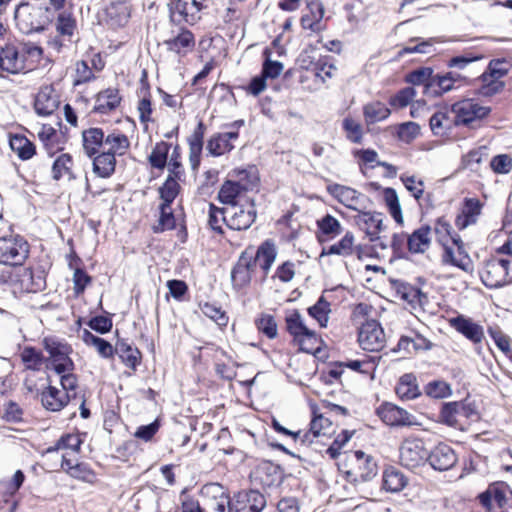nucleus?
<instances>
[{
    "instance_id": "17",
    "label": "nucleus",
    "mask_w": 512,
    "mask_h": 512,
    "mask_svg": "<svg viewBox=\"0 0 512 512\" xmlns=\"http://www.w3.org/2000/svg\"><path fill=\"white\" fill-rule=\"evenodd\" d=\"M457 455L453 448L447 444L440 443L428 452V462L435 470L446 471L457 463Z\"/></svg>"
},
{
    "instance_id": "41",
    "label": "nucleus",
    "mask_w": 512,
    "mask_h": 512,
    "mask_svg": "<svg viewBox=\"0 0 512 512\" xmlns=\"http://www.w3.org/2000/svg\"><path fill=\"white\" fill-rule=\"evenodd\" d=\"M10 148L21 160H29L36 153V147L24 135H12L9 140Z\"/></svg>"
},
{
    "instance_id": "15",
    "label": "nucleus",
    "mask_w": 512,
    "mask_h": 512,
    "mask_svg": "<svg viewBox=\"0 0 512 512\" xmlns=\"http://www.w3.org/2000/svg\"><path fill=\"white\" fill-rule=\"evenodd\" d=\"M354 224L368 237L369 241H375L382 230L383 215L376 212H358L354 215Z\"/></svg>"
},
{
    "instance_id": "7",
    "label": "nucleus",
    "mask_w": 512,
    "mask_h": 512,
    "mask_svg": "<svg viewBox=\"0 0 512 512\" xmlns=\"http://www.w3.org/2000/svg\"><path fill=\"white\" fill-rule=\"evenodd\" d=\"M256 219L254 200L226 207V225L233 230H246Z\"/></svg>"
},
{
    "instance_id": "58",
    "label": "nucleus",
    "mask_w": 512,
    "mask_h": 512,
    "mask_svg": "<svg viewBox=\"0 0 512 512\" xmlns=\"http://www.w3.org/2000/svg\"><path fill=\"white\" fill-rule=\"evenodd\" d=\"M180 180L166 178L163 185L159 188V194L162 202L172 203L180 191Z\"/></svg>"
},
{
    "instance_id": "38",
    "label": "nucleus",
    "mask_w": 512,
    "mask_h": 512,
    "mask_svg": "<svg viewBox=\"0 0 512 512\" xmlns=\"http://www.w3.org/2000/svg\"><path fill=\"white\" fill-rule=\"evenodd\" d=\"M19 283L21 289L27 293H37L46 286L45 277L40 273H35L31 269H25L20 275Z\"/></svg>"
},
{
    "instance_id": "32",
    "label": "nucleus",
    "mask_w": 512,
    "mask_h": 512,
    "mask_svg": "<svg viewBox=\"0 0 512 512\" xmlns=\"http://www.w3.org/2000/svg\"><path fill=\"white\" fill-rule=\"evenodd\" d=\"M398 351H404L407 354L417 353L419 351H428L433 348V343L419 333L413 336H401L397 344Z\"/></svg>"
},
{
    "instance_id": "28",
    "label": "nucleus",
    "mask_w": 512,
    "mask_h": 512,
    "mask_svg": "<svg viewBox=\"0 0 512 512\" xmlns=\"http://www.w3.org/2000/svg\"><path fill=\"white\" fill-rule=\"evenodd\" d=\"M205 129L204 123L200 121L188 138L189 162L194 171H196L200 165Z\"/></svg>"
},
{
    "instance_id": "61",
    "label": "nucleus",
    "mask_w": 512,
    "mask_h": 512,
    "mask_svg": "<svg viewBox=\"0 0 512 512\" xmlns=\"http://www.w3.org/2000/svg\"><path fill=\"white\" fill-rule=\"evenodd\" d=\"M400 180L411 195L420 203L421 198L424 196V182L415 176L408 175H401Z\"/></svg>"
},
{
    "instance_id": "26",
    "label": "nucleus",
    "mask_w": 512,
    "mask_h": 512,
    "mask_svg": "<svg viewBox=\"0 0 512 512\" xmlns=\"http://www.w3.org/2000/svg\"><path fill=\"white\" fill-rule=\"evenodd\" d=\"M254 271V262L252 257L243 254L231 272V280L234 288L242 289L246 287L252 278Z\"/></svg>"
},
{
    "instance_id": "27",
    "label": "nucleus",
    "mask_w": 512,
    "mask_h": 512,
    "mask_svg": "<svg viewBox=\"0 0 512 512\" xmlns=\"http://www.w3.org/2000/svg\"><path fill=\"white\" fill-rule=\"evenodd\" d=\"M219 200L228 206L245 203V200H252L247 196V191L237 185L234 180H226L218 193Z\"/></svg>"
},
{
    "instance_id": "33",
    "label": "nucleus",
    "mask_w": 512,
    "mask_h": 512,
    "mask_svg": "<svg viewBox=\"0 0 512 512\" xmlns=\"http://www.w3.org/2000/svg\"><path fill=\"white\" fill-rule=\"evenodd\" d=\"M431 228L430 226H422L408 235L407 248L411 253H424L431 244Z\"/></svg>"
},
{
    "instance_id": "23",
    "label": "nucleus",
    "mask_w": 512,
    "mask_h": 512,
    "mask_svg": "<svg viewBox=\"0 0 512 512\" xmlns=\"http://www.w3.org/2000/svg\"><path fill=\"white\" fill-rule=\"evenodd\" d=\"M53 158L54 160L51 166V175L53 180L60 181L62 179H66L68 181H72L76 179V175L74 173V160L71 154L59 153Z\"/></svg>"
},
{
    "instance_id": "8",
    "label": "nucleus",
    "mask_w": 512,
    "mask_h": 512,
    "mask_svg": "<svg viewBox=\"0 0 512 512\" xmlns=\"http://www.w3.org/2000/svg\"><path fill=\"white\" fill-rule=\"evenodd\" d=\"M399 451L400 463L408 469L417 468L428 460V450L424 441L418 438L405 439Z\"/></svg>"
},
{
    "instance_id": "53",
    "label": "nucleus",
    "mask_w": 512,
    "mask_h": 512,
    "mask_svg": "<svg viewBox=\"0 0 512 512\" xmlns=\"http://www.w3.org/2000/svg\"><path fill=\"white\" fill-rule=\"evenodd\" d=\"M65 472L75 479L89 483L93 482L95 478V474L89 465L79 462V460L74 465L66 467Z\"/></svg>"
},
{
    "instance_id": "49",
    "label": "nucleus",
    "mask_w": 512,
    "mask_h": 512,
    "mask_svg": "<svg viewBox=\"0 0 512 512\" xmlns=\"http://www.w3.org/2000/svg\"><path fill=\"white\" fill-rule=\"evenodd\" d=\"M20 358L25 367L33 371L40 370L44 361L41 351L31 346H26L23 348L20 353Z\"/></svg>"
},
{
    "instance_id": "30",
    "label": "nucleus",
    "mask_w": 512,
    "mask_h": 512,
    "mask_svg": "<svg viewBox=\"0 0 512 512\" xmlns=\"http://www.w3.org/2000/svg\"><path fill=\"white\" fill-rule=\"evenodd\" d=\"M164 45L171 52H175L178 55H186L193 50L195 38L191 31L181 29L176 36L165 40Z\"/></svg>"
},
{
    "instance_id": "5",
    "label": "nucleus",
    "mask_w": 512,
    "mask_h": 512,
    "mask_svg": "<svg viewBox=\"0 0 512 512\" xmlns=\"http://www.w3.org/2000/svg\"><path fill=\"white\" fill-rule=\"evenodd\" d=\"M29 254V244L20 235L0 237V264L21 266Z\"/></svg>"
},
{
    "instance_id": "19",
    "label": "nucleus",
    "mask_w": 512,
    "mask_h": 512,
    "mask_svg": "<svg viewBox=\"0 0 512 512\" xmlns=\"http://www.w3.org/2000/svg\"><path fill=\"white\" fill-rule=\"evenodd\" d=\"M60 104L59 95L51 85H45L38 91L35 101V112L40 116H49Z\"/></svg>"
},
{
    "instance_id": "21",
    "label": "nucleus",
    "mask_w": 512,
    "mask_h": 512,
    "mask_svg": "<svg viewBox=\"0 0 512 512\" xmlns=\"http://www.w3.org/2000/svg\"><path fill=\"white\" fill-rule=\"evenodd\" d=\"M239 132L228 131L224 133H216L207 141L206 149L211 156H222L234 149L233 141L237 140Z\"/></svg>"
},
{
    "instance_id": "42",
    "label": "nucleus",
    "mask_w": 512,
    "mask_h": 512,
    "mask_svg": "<svg viewBox=\"0 0 512 512\" xmlns=\"http://www.w3.org/2000/svg\"><path fill=\"white\" fill-rule=\"evenodd\" d=\"M230 180H234L237 185L241 186L245 191L252 190L257 186L259 178L254 168L234 169L229 173Z\"/></svg>"
},
{
    "instance_id": "45",
    "label": "nucleus",
    "mask_w": 512,
    "mask_h": 512,
    "mask_svg": "<svg viewBox=\"0 0 512 512\" xmlns=\"http://www.w3.org/2000/svg\"><path fill=\"white\" fill-rule=\"evenodd\" d=\"M383 199L388 208V212L399 225H403V213L398 194L394 188L387 187L383 190Z\"/></svg>"
},
{
    "instance_id": "64",
    "label": "nucleus",
    "mask_w": 512,
    "mask_h": 512,
    "mask_svg": "<svg viewBox=\"0 0 512 512\" xmlns=\"http://www.w3.org/2000/svg\"><path fill=\"white\" fill-rule=\"evenodd\" d=\"M490 167L497 174H508L512 170V157L508 154H499L491 159Z\"/></svg>"
},
{
    "instance_id": "1",
    "label": "nucleus",
    "mask_w": 512,
    "mask_h": 512,
    "mask_svg": "<svg viewBox=\"0 0 512 512\" xmlns=\"http://www.w3.org/2000/svg\"><path fill=\"white\" fill-rule=\"evenodd\" d=\"M42 55V49L38 46L18 48L14 45H6L1 48L2 77L7 74H19L31 71L35 67V61Z\"/></svg>"
},
{
    "instance_id": "9",
    "label": "nucleus",
    "mask_w": 512,
    "mask_h": 512,
    "mask_svg": "<svg viewBox=\"0 0 512 512\" xmlns=\"http://www.w3.org/2000/svg\"><path fill=\"white\" fill-rule=\"evenodd\" d=\"M452 113L455 115L456 125H468L481 120L490 113V108L480 105L473 99H464L452 105Z\"/></svg>"
},
{
    "instance_id": "2",
    "label": "nucleus",
    "mask_w": 512,
    "mask_h": 512,
    "mask_svg": "<svg viewBox=\"0 0 512 512\" xmlns=\"http://www.w3.org/2000/svg\"><path fill=\"white\" fill-rule=\"evenodd\" d=\"M49 10L29 3L20 4L15 11V21L18 29L24 34L39 32L51 22Z\"/></svg>"
},
{
    "instance_id": "54",
    "label": "nucleus",
    "mask_w": 512,
    "mask_h": 512,
    "mask_svg": "<svg viewBox=\"0 0 512 512\" xmlns=\"http://www.w3.org/2000/svg\"><path fill=\"white\" fill-rule=\"evenodd\" d=\"M180 159V149L178 146H175L170 154L169 161L166 164L168 169L167 178H173L180 181L184 178V168Z\"/></svg>"
},
{
    "instance_id": "13",
    "label": "nucleus",
    "mask_w": 512,
    "mask_h": 512,
    "mask_svg": "<svg viewBox=\"0 0 512 512\" xmlns=\"http://www.w3.org/2000/svg\"><path fill=\"white\" fill-rule=\"evenodd\" d=\"M378 474V464L373 455L362 450L354 451V483L368 482Z\"/></svg>"
},
{
    "instance_id": "59",
    "label": "nucleus",
    "mask_w": 512,
    "mask_h": 512,
    "mask_svg": "<svg viewBox=\"0 0 512 512\" xmlns=\"http://www.w3.org/2000/svg\"><path fill=\"white\" fill-rule=\"evenodd\" d=\"M81 440L78 435L68 434L62 436L56 443L54 447H49L47 452L54 451H69V450H80Z\"/></svg>"
},
{
    "instance_id": "36",
    "label": "nucleus",
    "mask_w": 512,
    "mask_h": 512,
    "mask_svg": "<svg viewBox=\"0 0 512 512\" xmlns=\"http://www.w3.org/2000/svg\"><path fill=\"white\" fill-rule=\"evenodd\" d=\"M130 147L128 137L120 132H112L106 135L104 150L106 153L116 156L124 155Z\"/></svg>"
},
{
    "instance_id": "20",
    "label": "nucleus",
    "mask_w": 512,
    "mask_h": 512,
    "mask_svg": "<svg viewBox=\"0 0 512 512\" xmlns=\"http://www.w3.org/2000/svg\"><path fill=\"white\" fill-rule=\"evenodd\" d=\"M454 244L457 246L456 250L445 247L442 256V261L445 264H451L461 270L471 273L474 270L473 261L468 253L465 251L464 245L461 240L454 239Z\"/></svg>"
},
{
    "instance_id": "16",
    "label": "nucleus",
    "mask_w": 512,
    "mask_h": 512,
    "mask_svg": "<svg viewBox=\"0 0 512 512\" xmlns=\"http://www.w3.org/2000/svg\"><path fill=\"white\" fill-rule=\"evenodd\" d=\"M324 7L320 0H310L301 17V26L303 29L310 30L314 33H320L325 29L323 24Z\"/></svg>"
},
{
    "instance_id": "47",
    "label": "nucleus",
    "mask_w": 512,
    "mask_h": 512,
    "mask_svg": "<svg viewBox=\"0 0 512 512\" xmlns=\"http://www.w3.org/2000/svg\"><path fill=\"white\" fill-rule=\"evenodd\" d=\"M330 312V303L323 296L308 308L309 315L318 322L320 327L327 326Z\"/></svg>"
},
{
    "instance_id": "25",
    "label": "nucleus",
    "mask_w": 512,
    "mask_h": 512,
    "mask_svg": "<svg viewBox=\"0 0 512 512\" xmlns=\"http://www.w3.org/2000/svg\"><path fill=\"white\" fill-rule=\"evenodd\" d=\"M130 6L125 1H111L105 9L106 22L112 28L123 27L130 18Z\"/></svg>"
},
{
    "instance_id": "29",
    "label": "nucleus",
    "mask_w": 512,
    "mask_h": 512,
    "mask_svg": "<svg viewBox=\"0 0 512 512\" xmlns=\"http://www.w3.org/2000/svg\"><path fill=\"white\" fill-rule=\"evenodd\" d=\"M71 394L57 389L51 385L41 393V402L44 408L50 411H60L70 401Z\"/></svg>"
},
{
    "instance_id": "46",
    "label": "nucleus",
    "mask_w": 512,
    "mask_h": 512,
    "mask_svg": "<svg viewBox=\"0 0 512 512\" xmlns=\"http://www.w3.org/2000/svg\"><path fill=\"white\" fill-rule=\"evenodd\" d=\"M295 341L303 352L317 355L321 351L322 340L312 329L298 337Z\"/></svg>"
},
{
    "instance_id": "18",
    "label": "nucleus",
    "mask_w": 512,
    "mask_h": 512,
    "mask_svg": "<svg viewBox=\"0 0 512 512\" xmlns=\"http://www.w3.org/2000/svg\"><path fill=\"white\" fill-rule=\"evenodd\" d=\"M377 414L389 426H410L415 423L411 414L391 403L382 404L377 409Z\"/></svg>"
},
{
    "instance_id": "60",
    "label": "nucleus",
    "mask_w": 512,
    "mask_h": 512,
    "mask_svg": "<svg viewBox=\"0 0 512 512\" xmlns=\"http://www.w3.org/2000/svg\"><path fill=\"white\" fill-rule=\"evenodd\" d=\"M208 223L213 230L222 233V223L226 224V208H219L210 203Z\"/></svg>"
},
{
    "instance_id": "34",
    "label": "nucleus",
    "mask_w": 512,
    "mask_h": 512,
    "mask_svg": "<svg viewBox=\"0 0 512 512\" xmlns=\"http://www.w3.org/2000/svg\"><path fill=\"white\" fill-rule=\"evenodd\" d=\"M276 256L277 251L275 245L271 241H265L258 247L255 257L252 258L254 268L259 265L264 274L267 275Z\"/></svg>"
},
{
    "instance_id": "48",
    "label": "nucleus",
    "mask_w": 512,
    "mask_h": 512,
    "mask_svg": "<svg viewBox=\"0 0 512 512\" xmlns=\"http://www.w3.org/2000/svg\"><path fill=\"white\" fill-rule=\"evenodd\" d=\"M76 21L73 17L71 6L58 12L56 30L59 34L71 36L74 32Z\"/></svg>"
},
{
    "instance_id": "39",
    "label": "nucleus",
    "mask_w": 512,
    "mask_h": 512,
    "mask_svg": "<svg viewBox=\"0 0 512 512\" xmlns=\"http://www.w3.org/2000/svg\"><path fill=\"white\" fill-rule=\"evenodd\" d=\"M407 485L405 475L394 467H389L383 472L382 487L388 492L397 493Z\"/></svg>"
},
{
    "instance_id": "24",
    "label": "nucleus",
    "mask_w": 512,
    "mask_h": 512,
    "mask_svg": "<svg viewBox=\"0 0 512 512\" xmlns=\"http://www.w3.org/2000/svg\"><path fill=\"white\" fill-rule=\"evenodd\" d=\"M482 203L477 198H466L461 212L455 219V225L462 230L477 222L481 214Z\"/></svg>"
},
{
    "instance_id": "63",
    "label": "nucleus",
    "mask_w": 512,
    "mask_h": 512,
    "mask_svg": "<svg viewBox=\"0 0 512 512\" xmlns=\"http://www.w3.org/2000/svg\"><path fill=\"white\" fill-rule=\"evenodd\" d=\"M320 232L326 236L334 237L341 232V227L334 217L326 215L322 219L317 221Z\"/></svg>"
},
{
    "instance_id": "3",
    "label": "nucleus",
    "mask_w": 512,
    "mask_h": 512,
    "mask_svg": "<svg viewBox=\"0 0 512 512\" xmlns=\"http://www.w3.org/2000/svg\"><path fill=\"white\" fill-rule=\"evenodd\" d=\"M480 278L482 283L490 289L510 284L512 282V260L499 257L488 259L480 271Z\"/></svg>"
},
{
    "instance_id": "52",
    "label": "nucleus",
    "mask_w": 512,
    "mask_h": 512,
    "mask_svg": "<svg viewBox=\"0 0 512 512\" xmlns=\"http://www.w3.org/2000/svg\"><path fill=\"white\" fill-rule=\"evenodd\" d=\"M286 325L288 332L294 337V340L310 330L304 323L301 314L297 311H293L286 317Z\"/></svg>"
},
{
    "instance_id": "62",
    "label": "nucleus",
    "mask_w": 512,
    "mask_h": 512,
    "mask_svg": "<svg viewBox=\"0 0 512 512\" xmlns=\"http://www.w3.org/2000/svg\"><path fill=\"white\" fill-rule=\"evenodd\" d=\"M488 334L494 340L496 346L505 354L511 353L510 338L502 332L498 326H489L487 329Z\"/></svg>"
},
{
    "instance_id": "44",
    "label": "nucleus",
    "mask_w": 512,
    "mask_h": 512,
    "mask_svg": "<svg viewBox=\"0 0 512 512\" xmlns=\"http://www.w3.org/2000/svg\"><path fill=\"white\" fill-rule=\"evenodd\" d=\"M238 504L236 512H261L266 506V500L263 494L251 490L245 494V500L239 501Z\"/></svg>"
},
{
    "instance_id": "14",
    "label": "nucleus",
    "mask_w": 512,
    "mask_h": 512,
    "mask_svg": "<svg viewBox=\"0 0 512 512\" xmlns=\"http://www.w3.org/2000/svg\"><path fill=\"white\" fill-rule=\"evenodd\" d=\"M300 65L302 68L306 69L307 74L301 75L300 81L304 83L306 79L309 78V73L312 74L314 78V87L311 90L319 89L321 84H324L327 79L333 77V71L335 67L332 64H328L327 62L318 61L313 63L312 61H308L305 57L301 56Z\"/></svg>"
},
{
    "instance_id": "40",
    "label": "nucleus",
    "mask_w": 512,
    "mask_h": 512,
    "mask_svg": "<svg viewBox=\"0 0 512 512\" xmlns=\"http://www.w3.org/2000/svg\"><path fill=\"white\" fill-rule=\"evenodd\" d=\"M116 167V158L110 154L102 151L93 158V172L101 178H109L114 172Z\"/></svg>"
},
{
    "instance_id": "12",
    "label": "nucleus",
    "mask_w": 512,
    "mask_h": 512,
    "mask_svg": "<svg viewBox=\"0 0 512 512\" xmlns=\"http://www.w3.org/2000/svg\"><path fill=\"white\" fill-rule=\"evenodd\" d=\"M358 343L363 350L375 352L384 347L385 335L375 320L366 321L359 329Z\"/></svg>"
},
{
    "instance_id": "43",
    "label": "nucleus",
    "mask_w": 512,
    "mask_h": 512,
    "mask_svg": "<svg viewBox=\"0 0 512 512\" xmlns=\"http://www.w3.org/2000/svg\"><path fill=\"white\" fill-rule=\"evenodd\" d=\"M171 146L170 143L165 141H160L155 144L148 156V162L152 168L163 170L166 167Z\"/></svg>"
},
{
    "instance_id": "4",
    "label": "nucleus",
    "mask_w": 512,
    "mask_h": 512,
    "mask_svg": "<svg viewBox=\"0 0 512 512\" xmlns=\"http://www.w3.org/2000/svg\"><path fill=\"white\" fill-rule=\"evenodd\" d=\"M43 347L48 353V365L55 373L63 374L74 371L75 365L70 357L72 347L68 343L54 337H45Z\"/></svg>"
},
{
    "instance_id": "6",
    "label": "nucleus",
    "mask_w": 512,
    "mask_h": 512,
    "mask_svg": "<svg viewBox=\"0 0 512 512\" xmlns=\"http://www.w3.org/2000/svg\"><path fill=\"white\" fill-rule=\"evenodd\" d=\"M508 70V63L504 59L491 60L487 70L480 76L482 85L479 88V94L491 97L500 93L505 87L501 78L508 73Z\"/></svg>"
},
{
    "instance_id": "57",
    "label": "nucleus",
    "mask_w": 512,
    "mask_h": 512,
    "mask_svg": "<svg viewBox=\"0 0 512 512\" xmlns=\"http://www.w3.org/2000/svg\"><path fill=\"white\" fill-rule=\"evenodd\" d=\"M200 309L206 317L213 320L218 326L225 327L227 325L228 316L221 309V307H219L215 304L206 302L200 306Z\"/></svg>"
},
{
    "instance_id": "51",
    "label": "nucleus",
    "mask_w": 512,
    "mask_h": 512,
    "mask_svg": "<svg viewBox=\"0 0 512 512\" xmlns=\"http://www.w3.org/2000/svg\"><path fill=\"white\" fill-rule=\"evenodd\" d=\"M390 113V109L381 102H373L364 107V115L372 123L388 118Z\"/></svg>"
},
{
    "instance_id": "31",
    "label": "nucleus",
    "mask_w": 512,
    "mask_h": 512,
    "mask_svg": "<svg viewBox=\"0 0 512 512\" xmlns=\"http://www.w3.org/2000/svg\"><path fill=\"white\" fill-rule=\"evenodd\" d=\"M106 135L101 128L91 127L83 130L82 143L84 152L88 157H93L101 147L104 148Z\"/></svg>"
},
{
    "instance_id": "37",
    "label": "nucleus",
    "mask_w": 512,
    "mask_h": 512,
    "mask_svg": "<svg viewBox=\"0 0 512 512\" xmlns=\"http://www.w3.org/2000/svg\"><path fill=\"white\" fill-rule=\"evenodd\" d=\"M395 391L402 400H412L420 395L417 379L411 373L404 374L400 377Z\"/></svg>"
},
{
    "instance_id": "10",
    "label": "nucleus",
    "mask_w": 512,
    "mask_h": 512,
    "mask_svg": "<svg viewBox=\"0 0 512 512\" xmlns=\"http://www.w3.org/2000/svg\"><path fill=\"white\" fill-rule=\"evenodd\" d=\"M448 324L473 345H480L485 339L484 327L473 318L458 314L448 319Z\"/></svg>"
},
{
    "instance_id": "50",
    "label": "nucleus",
    "mask_w": 512,
    "mask_h": 512,
    "mask_svg": "<svg viewBox=\"0 0 512 512\" xmlns=\"http://www.w3.org/2000/svg\"><path fill=\"white\" fill-rule=\"evenodd\" d=\"M433 77V70L429 67H424L409 73L406 81L412 85H423L425 87L424 92L426 93L432 88Z\"/></svg>"
},
{
    "instance_id": "56",
    "label": "nucleus",
    "mask_w": 512,
    "mask_h": 512,
    "mask_svg": "<svg viewBox=\"0 0 512 512\" xmlns=\"http://www.w3.org/2000/svg\"><path fill=\"white\" fill-rule=\"evenodd\" d=\"M117 351L122 362L127 367H130L132 369H135L137 367L140 359V352L137 348H133L132 346L126 343H121L118 346Z\"/></svg>"
},
{
    "instance_id": "11",
    "label": "nucleus",
    "mask_w": 512,
    "mask_h": 512,
    "mask_svg": "<svg viewBox=\"0 0 512 512\" xmlns=\"http://www.w3.org/2000/svg\"><path fill=\"white\" fill-rule=\"evenodd\" d=\"M204 0H175L171 7V18L178 23L196 24L201 19Z\"/></svg>"
},
{
    "instance_id": "22",
    "label": "nucleus",
    "mask_w": 512,
    "mask_h": 512,
    "mask_svg": "<svg viewBox=\"0 0 512 512\" xmlns=\"http://www.w3.org/2000/svg\"><path fill=\"white\" fill-rule=\"evenodd\" d=\"M473 410L462 401L448 402L442 406L440 417L443 423L456 427L462 418H469Z\"/></svg>"
},
{
    "instance_id": "55",
    "label": "nucleus",
    "mask_w": 512,
    "mask_h": 512,
    "mask_svg": "<svg viewBox=\"0 0 512 512\" xmlns=\"http://www.w3.org/2000/svg\"><path fill=\"white\" fill-rule=\"evenodd\" d=\"M359 159V167L363 174L367 173V170H371L378 165L381 161L378 160V153L373 149H362L355 153Z\"/></svg>"
},
{
    "instance_id": "35",
    "label": "nucleus",
    "mask_w": 512,
    "mask_h": 512,
    "mask_svg": "<svg viewBox=\"0 0 512 512\" xmlns=\"http://www.w3.org/2000/svg\"><path fill=\"white\" fill-rule=\"evenodd\" d=\"M121 101L117 89H106L100 92L95 101L94 111L100 114H107L115 110Z\"/></svg>"
}]
</instances>
